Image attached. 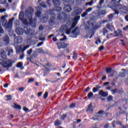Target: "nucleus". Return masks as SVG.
I'll return each mask as SVG.
<instances>
[{
    "label": "nucleus",
    "instance_id": "1",
    "mask_svg": "<svg viewBox=\"0 0 128 128\" xmlns=\"http://www.w3.org/2000/svg\"><path fill=\"white\" fill-rule=\"evenodd\" d=\"M34 12V10L32 7L28 8V10L25 11L26 18H28L30 25L32 26H36V18H34V20L32 19Z\"/></svg>",
    "mask_w": 128,
    "mask_h": 128
},
{
    "label": "nucleus",
    "instance_id": "2",
    "mask_svg": "<svg viewBox=\"0 0 128 128\" xmlns=\"http://www.w3.org/2000/svg\"><path fill=\"white\" fill-rule=\"evenodd\" d=\"M15 32L18 36L24 34V32L28 36H32L33 34L32 32V29L29 28L28 26L24 27V29L22 28H18L16 29Z\"/></svg>",
    "mask_w": 128,
    "mask_h": 128
},
{
    "label": "nucleus",
    "instance_id": "3",
    "mask_svg": "<svg viewBox=\"0 0 128 128\" xmlns=\"http://www.w3.org/2000/svg\"><path fill=\"white\" fill-rule=\"evenodd\" d=\"M14 62H16V61L12 60H3L2 62V66L6 68H12Z\"/></svg>",
    "mask_w": 128,
    "mask_h": 128
},
{
    "label": "nucleus",
    "instance_id": "4",
    "mask_svg": "<svg viewBox=\"0 0 128 128\" xmlns=\"http://www.w3.org/2000/svg\"><path fill=\"white\" fill-rule=\"evenodd\" d=\"M73 4L74 2H72V0H70L68 2V3L64 4V10L66 12H72V5Z\"/></svg>",
    "mask_w": 128,
    "mask_h": 128
},
{
    "label": "nucleus",
    "instance_id": "5",
    "mask_svg": "<svg viewBox=\"0 0 128 128\" xmlns=\"http://www.w3.org/2000/svg\"><path fill=\"white\" fill-rule=\"evenodd\" d=\"M14 18L10 19L8 22H5L4 24V27L6 28H8V30H10L12 26V22H14Z\"/></svg>",
    "mask_w": 128,
    "mask_h": 128
},
{
    "label": "nucleus",
    "instance_id": "6",
    "mask_svg": "<svg viewBox=\"0 0 128 128\" xmlns=\"http://www.w3.org/2000/svg\"><path fill=\"white\" fill-rule=\"evenodd\" d=\"M68 16V14L64 12H60L57 14V18L60 20H66Z\"/></svg>",
    "mask_w": 128,
    "mask_h": 128
},
{
    "label": "nucleus",
    "instance_id": "7",
    "mask_svg": "<svg viewBox=\"0 0 128 128\" xmlns=\"http://www.w3.org/2000/svg\"><path fill=\"white\" fill-rule=\"evenodd\" d=\"M56 14H51L50 19L48 20L49 24H50V26H54V24H56Z\"/></svg>",
    "mask_w": 128,
    "mask_h": 128
},
{
    "label": "nucleus",
    "instance_id": "8",
    "mask_svg": "<svg viewBox=\"0 0 128 128\" xmlns=\"http://www.w3.org/2000/svg\"><path fill=\"white\" fill-rule=\"evenodd\" d=\"M104 114V110H100L98 112L96 113V116L97 118H90V120H96L98 118H102V116Z\"/></svg>",
    "mask_w": 128,
    "mask_h": 128
},
{
    "label": "nucleus",
    "instance_id": "9",
    "mask_svg": "<svg viewBox=\"0 0 128 128\" xmlns=\"http://www.w3.org/2000/svg\"><path fill=\"white\" fill-rule=\"evenodd\" d=\"M82 12V8H78L72 12V16H76L80 14Z\"/></svg>",
    "mask_w": 128,
    "mask_h": 128
},
{
    "label": "nucleus",
    "instance_id": "10",
    "mask_svg": "<svg viewBox=\"0 0 128 128\" xmlns=\"http://www.w3.org/2000/svg\"><path fill=\"white\" fill-rule=\"evenodd\" d=\"M57 46H58V48L60 50V48H66L68 44H66L64 42H58L57 43Z\"/></svg>",
    "mask_w": 128,
    "mask_h": 128
},
{
    "label": "nucleus",
    "instance_id": "11",
    "mask_svg": "<svg viewBox=\"0 0 128 128\" xmlns=\"http://www.w3.org/2000/svg\"><path fill=\"white\" fill-rule=\"evenodd\" d=\"M14 42L16 44H22V38L20 36H16L14 38Z\"/></svg>",
    "mask_w": 128,
    "mask_h": 128
},
{
    "label": "nucleus",
    "instance_id": "12",
    "mask_svg": "<svg viewBox=\"0 0 128 128\" xmlns=\"http://www.w3.org/2000/svg\"><path fill=\"white\" fill-rule=\"evenodd\" d=\"M98 94L102 96V98H106L108 96V92H104L102 90H100L98 92Z\"/></svg>",
    "mask_w": 128,
    "mask_h": 128
},
{
    "label": "nucleus",
    "instance_id": "13",
    "mask_svg": "<svg viewBox=\"0 0 128 128\" xmlns=\"http://www.w3.org/2000/svg\"><path fill=\"white\" fill-rule=\"evenodd\" d=\"M53 5L54 6H60L62 2L60 0H52Z\"/></svg>",
    "mask_w": 128,
    "mask_h": 128
},
{
    "label": "nucleus",
    "instance_id": "14",
    "mask_svg": "<svg viewBox=\"0 0 128 128\" xmlns=\"http://www.w3.org/2000/svg\"><path fill=\"white\" fill-rule=\"evenodd\" d=\"M86 112H94V108H92V103L90 102L88 106V108L86 110Z\"/></svg>",
    "mask_w": 128,
    "mask_h": 128
},
{
    "label": "nucleus",
    "instance_id": "15",
    "mask_svg": "<svg viewBox=\"0 0 128 128\" xmlns=\"http://www.w3.org/2000/svg\"><path fill=\"white\" fill-rule=\"evenodd\" d=\"M48 20V17L46 16H43L40 19V22L43 24H46Z\"/></svg>",
    "mask_w": 128,
    "mask_h": 128
},
{
    "label": "nucleus",
    "instance_id": "16",
    "mask_svg": "<svg viewBox=\"0 0 128 128\" xmlns=\"http://www.w3.org/2000/svg\"><path fill=\"white\" fill-rule=\"evenodd\" d=\"M106 28H107L108 30H110L111 32H112L113 30H114V26L110 24H108L106 25Z\"/></svg>",
    "mask_w": 128,
    "mask_h": 128
},
{
    "label": "nucleus",
    "instance_id": "17",
    "mask_svg": "<svg viewBox=\"0 0 128 128\" xmlns=\"http://www.w3.org/2000/svg\"><path fill=\"white\" fill-rule=\"evenodd\" d=\"M4 42H5L6 44H10V37H8V36H5L4 38Z\"/></svg>",
    "mask_w": 128,
    "mask_h": 128
},
{
    "label": "nucleus",
    "instance_id": "18",
    "mask_svg": "<svg viewBox=\"0 0 128 128\" xmlns=\"http://www.w3.org/2000/svg\"><path fill=\"white\" fill-rule=\"evenodd\" d=\"M121 12H124V14H128V7L123 6V7L122 8Z\"/></svg>",
    "mask_w": 128,
    "mask_h": 128
},
{
    "label": "nucleus",
    "instance_id": "19",
    "mask_svg": "<svg viewBox=\"0 0 128 128\" xmlns=\"http://www.w3.org/2000/svg\"><path fill=\"white\" fill-rule=\"evenodd\" d=\"M24 12H21L19 14V20H24Z\"/></svg>",
    "mask_w": 128,
    "mask_h": 128
},
{
    "label": "nucleus",
    "instance_id": "20",
    "mask_svg": "<svg viewBox=\"0 0 128 128\" xmlns=\"http://www.w3.org/2000/svg\"><path fill=\"white\" fill-rule=\"evenodd\" d=\"M114 6L115 8H118V10H122V7L124 6V5L114 3Z\"/></svg>",
    "mask_w": 128,
    "mask_h": 128
},
{
    "label": "nucleus",
    "instance_id": "21",
    "mask_svg": "<svg viewBox=\"0 0 128 128\" xmlns=\"http://www.w3.org/2000/svg\"><path fill=\"white\" fill-rule=\"evenodd\" d=\"M102 86H100V85H96V88H92L93 92H98V90Z\"/></svg>",
    "mask_w": 128,
    "mask_h": 128
},
{
    "label": "nucleus",
    "instance_id": "22",
    "mask_svg": "<svg viewBox=\"0 0 128 128\" xmlns=\"http://www.w3.org/2000/svg\"><path fill=\"white\" fill-rule=\"evenodd\" d=\"M14 106H13L14 108H16V110H22V106L20 105H18L16 103L14 104Z\"/></svg>",
    "mask_w": 128,
    "mask_h": 128
},
{
    "label": "nucleus",
    "instance_id": "23",
    "mask_svg": "<svg viewBox=\"0 0 128 128\" xmlns=\"http://www.w3.org/2000/svg\"><path fill=\"white\" fill-rule=\"evenodd\" d=\"M80 20V16H76L74 18V22H75L76 24H78V20Z\"/></svg>",
    "mask_w": 128,
    "mask_h": 128
},
{
    "label": "nucleus",
    "instance_id": "24",
    "mask_svg": "<svg viewBox=\"0 0 128 128\" xmlns=\"http://www.w3.org/2000/svg\"><path fill=\"white\" fill-rule=\"evenodd\" d=\"M68 114L66 113V114H63L60 116V120H64L66 118H68Z\"/></svg>",
    "mask_w": 128,
    "mask_h": 128
},
{
    "label": "nucleus",
    "instance_id": "25",
    "mask_svg": "<svg viewBox=\"0 0 128 128\" xmlns=\"http://www.w3.org/2000/svg\"><path fill=\"white\" fill-rule=\"evenodd\" d=\"M54 124L56 126H60L62 124V122L58 120H56L54 122Z\"/></svg>",
    "mask_w": 128,
    "mask_h": 128
},
{
    "label": "nucleus",
    "instance_id": "26",
    "mask_svg": "<svg viewBox=\"0 0 128 128\" xmlns=\"http://www.w3.org/2000/svg\"><path fill=\"white\" fill-rule=\"evenodd\" d=\"M16 68H19L21 70H24V67L22 66V62H19L16 65Z\"/></svg>",
    "mask_w": 128,
    "mask_h": 128
},
{
    "label": "nucleus",
    "instance_id": "27",
    "mask_svg": "<svg viewBox=\"0 0 128 128\" xmlns=\"http://www.w3.org/2000/svg\"><path fill=\"white\" fill-rule=\"evenodd\" d=\"M21 22H22L24 24H25V26H28L30 24L28 22V19H24V18H23V20H21Z\"/></svg>",
    "mask_w": 128,
    "mask_h": 128
},
{
    "label": "nucleus",
    "instance_id": "28",
    "mask_svg": "<svg viewBox=\"0 0 128 128\" xmlns=\"http://www.w3.org/2000/svg\"><path fill=\"white\" fill-rule=\"evenodd\" d=\"M7 99H6V102H10L12 100V95H7L6 96Z\"/></svg>",
    "mask_w": 128,
    "mask_h": 128
},
{
    "label": "nucleus",
    "instance_id": "29",
    "mask_svg": "<svg viewBox=\"0 0 128 128\" xmlns=\"http://www.w3.org/2000/svg\"><path fill=\"white\" fill-rule=\"evenodd\" d=\"M114 14H110L108 16V20L109 22H112V19L114 18Z\"/></svg>",
    "mask_w": 128,
    "mask_h": 128
},
{
    "label": "nucleus",
    "instance_id": "30",
    "mask_svg": "<svg viewBox=\"0 0 128 128\" xmlns=\"http://www.w3.org/2000/svg\"><path fill=\"white\" fill-rule=\"evenodd\" d=\"M35 16H37V18H40V16H42V12L40 11L37 10L35 13Z\"/></svg>",
    "mask_w": 128,
    "mask_h": 128
},
{
    "label": "nucleus",
    "instance_id": "31",
    "mask_svg": "<svg viewBox=\"0 0 128 128\" xmlns=\"http://www.w3.org/2000/svg\"><path fill=\"white\" fill-rule=\"evenodd\" d=\"M73 60H76L78 58V53L74 51L73 52Z\"/></svg>",
    "mask_w": 128,
    "mask_h": 128
},
{
    "label": "nucleus",
    "instance_id": "32",
    "mask_svg": "<svg viewBox=\"0 0 128 128\" xmlns=\"http://www.w3.org/2000/svg\"><path fill=\"white\" fill-rule=\"evenodd\" d=\"M123 36L124 35H122V31L120 30H118V32L115 36Z\"/></svg>",
    "mask_w": 128,
    "mask_h": 128
},
{
    "label": "nucleus",
    "instance_id": "33",
    "mask_svg": "<svg viewBox=\"0 0 128 128\" xmlns=\"http://www.w3.org/2000/svg\"><path fill=\"white\" fill-rule=\"evenodd\" d=\"M98 14L102 16H104L106 14V10H102L98 12Z\"/></svg>",
    "mask_w": 128,
    "mask_h": 128
},
{
    "label": "nucleus",
    "instance_id": "34",
    "mask_svg": "<svg viewBox=\"0 0 128 128\" xmlns=\"http://www.w3.org/2000/svg\"><path fill=\"white\" fill-rule=\"evenodd\" d=\"M112 70V68H109L106 69V74H110Z\"/></svg>",
    "mask_w": 128,
    "mask_h": 128
},
{
    "label": "nucleus",
    "instance_id": "35",
    "mask_svg": "<svg viewBox=\"0 0 128 128\" xmlns=\"http://www.w3.org/2000/svg\"><path fill=\"white\" fill-rule=\"evenodd\" d=\"M108 30L106 28H103V36H106V34H108Z\"/></svg>",
    "mask_w": 128,
    "mask_h": 128
},
{
    "label": "nucleus",
    "instance_id": "36",
    "mask_svg": "<svg viewBox=\"0 0 128 128\" xmlns=\"http://www.w3.org/2000/svg\"><path fill=\"white\" fill-rule=\"evenodd\" d=\"M100 28V26L95 25L92 28V30H98Z\"/></svg>",
    "mask_w": 128,
    "mask_h": 128
},
{
    "label": "nucleus",
    "instance_id": "37",
    "mask_svg": "<svg viewBox=\"0 0 128 128\" xmlns=\"http://www.w3.org/2000/svg\"><path fill=\"white\" fill-rule=\"evenodd\" d=\"M76 24H78V23H76L75 22H73L72 23V24L71 27L70 28H71L72 30V28H76Z\"/></svg>",
    "mask_w": 128,
    "mask_h": 128
},
{
    "label": "nucleus",
    "instance_id": "38",
    "mask_svg": "<svg viewBox=\"0 0 128 128\" xmlns=\"http://www.w3.org/2000/svg\"><path fill=\"white\" fill-rule=\"evenodd\" d=\"M92 96H94V93H92V92H90L88 94V98H92Z\"/></svg>",
    "mask_w": 128,
    "mask_h": 128
},
{
    "label": "nucleus",
    "instance_id": "39",
    "mask_svg": "<svg viewBox=\"0 0 128 128\" xmlns=\"http://www.w3.org/2000/svg\"><path fill=\"white\" fill-rule=\"evenodd\" d=\"M48 92H45L43 96L44 100H46V98H48Z\"/></svg>",
    "mask_w": 128,
    "mask_h": 128
},
{
    "label": "nucleus",
    "instance_id": "40",
    "mask_svg": "<svg viewBox=\"0 0 128 128\" xmlns=\"http://www.w3.org/2000/svg\"><path fill=\"white\" fill-rule=\"evenodd\" d=\"M113 99H114V98L112 96H109L108 97L107 101L108 102H112V100Z\"/></svg>",
    "mask_w": 128,
    "mask_h": 128
},
{
    "label": "nucleus",
    "instance_id": "41",
    "mask_svg": "<svg viewBox=\"0 0 128 128\" xmlns=\"http://www.w3.org/2000/svg\"><path fill=\"white\" fill-rule=\"evenodd\" d=\"M117 103L116 102H115V104H113L112 105H110L108 108L106 109V110H110V108H114V106H116Z\"/></svg>",
    "mask_w": 128,
    "mask_h": 128
},
{
    "label": "nucleus",
    "instance_id": "42",
    "mask_svg": "<svg viewBox=\"0 0 128 128\" xmlns=\"http://www.w3.org/2000/svg\"><path fill=\"white\" fill-rule=\"evenodd\" d=\"M69 108L71 109H72L74 108H76V103H72L70 104L69 106Z\"/></svg>",
    "mask_w": 128,
    "mask_h": 128
},
{
    "label": "nucleus",
    "instance_id": "43",
    "mask_svg": "<svg viewBox=\"0 0 128 128\" xmlns=\"http://www.w3.org/2000/svg\"><path fill=\"white\" fill-rule=\"evenodd\" d=\"M54 8H56V12H60V10H62V8L59 6H54Z\"/></svg>",
    "mask_w": 128,
    "mask_h": 128
},
{
    "label": "nucleus",
    "instance_id": "44",
    "mask_svg": "<svg viewBox=\"0 0 128 128\" xmlns=\"http://www.w3.org/2000/svg\"><path fill=\"white\" fill-rule=\"evenodd\" d=\"M72 28H69L68 29L66 30V34H70V31L72 30Z\"/></svg>",
    "mask_w": 128,
    "mask_h": 128
},
{
    "label": "nucleus",
    "instance_id": "45",
    "mask_svg": "<svg viewBox=\"0 0 128 128\" xmlns=\"http://www.w3.org/2000/svg\"><path fill=\"white\" fill-rule=\"evenodd\" d=\"M13 52H14V50H12V49H10L8 50V55L10 56V54H12Z\"/></svg>",
    "mask_w": 128,
    "mask_h": 128
},
{
    "label": "nucleus",
    "instance_id": "46",
    "mask_svg": "<svg viewBox=\"0 0 128 128\" xmlns=\"http://www.w3.org/2000/svg\"><path fill=\"white\" fill-rule=\"evenodd\" d=\"M26 52L28 56H30V54H32V49L30 48L29 50H27Z\"/></svg>",
    "mask_w": 128,
    "mask_h": 128
},
{
    "label": "nucleus",
    "instance_id": "47",
    "mask_svg": "<svg viewBox=\"0 0 128 128\" xmlns=\"http://www.w3.org/2000/svg\"><path fill=\"white\" fill-rule=\"evenodd\" d=\"M86 16H88V12L86 11L85 12H84L82 14V18H86Z\"/></svg>",
    "mask_w": 128,
    "mask_h": 128
},
{
    "label": "nucleus",
    "instance_id": "48",
    "mask_svg": "<svg viewBox=\"0 0 128 128\" xmlns=\"http://www.w3.org/2000/svg\"><path fill=\"white\" fill-rule=\"evenodd\" d=\"M4 29L2 26V24H0V34H4Z\"/></svg>",
    "mask_w": 128,
    "mask_h": 128
},
{
    "label": "nucleus",
    "instance_id": "49",
    "mask_svg": "<svg viewBox=\"0 0 128 128\" xmlns=\"http://www.w3.org/2000/svg\"><path fill=\"white\" fill-rule=\"evenodd\" d=\"M0 54L2 57L4 56L6 54V52H4V50H2L0 53Z\"/></svg>",
    "mask_w": 128,
    "mask_h": 128
},
{
    "label": "nucleus",
    "instance_id": "50",
    "mask_svg": "<svg viewBox=\"0 0 128 128\" xmlns=\"http://www.w3.org/2000/svg\"><path fill=\"white\" fill-rule=\"evenodd\" d=\"M78 30V27H76L74 30L72 32V34H74L76 32V30Z\"/></svg>",
    "mask_w": 128,
    "mask_h": 128
},
{
    "label": "nucleus",
    "instance_id": "51",
    "mask_svg": "<svg viewBox=\"0 0 128 128\" xmlns=\"http://www.w3.org/2000/svg\"><path fill=\"white\" fill-rule=\"evenodd\" d=\"M114 12V14H120V12H118V10H116V9H113Z\"/></svg>",
    "mask_w": 128,
    "mask_h": 128
},
{
    "label": "nucleus",
    "instance_id": "52",
    "mask_svg": "<svg viewBox=\"0 0 128 128\" xmlns=\"http://www.w3.org/2000/svg\"><path fill=\"white\" fill-rule=\"evenodd\" d=\"M30 48V45H26V46H24L22 48V52H24L26 50H27V48Z\"/></svg>",
    "mask_w": 128,
    "mask_h": 128
},
{
    "label": "nucleus",
    "instance_id": "53",
    "mask_svg": "<svg viewBox=\"0 0 128 128\" xmlns=\"http://www.w3.org/2000/svg\"><path fill=\"white\" fill-rule=\"evenodd\" d=\"M111 92H112V94H116V92H118V88H115V89H114V90H111Z\"/></svg>",
    "mask_w": 128,
    "mask_h": 128
},
{
    "label": "nucleus",
    "instance_id": "54",
    "mask_svg": "<svg viewBox=\"0 0 128 128\" xmlns=\"http://www.w3.org/2000/svg\"><path fill=\"white\" fill-rule=\"evenodd\" d=\"M32 56H34V58H36V56H38V54L36 51H34Z\"/></svg>",
    "mask_w": 128,
    "mask_h": 128
},
{
    "label": "nucleus",
    "instance_id": "55",
    "mask_svg": "<svg viewBox=\"0 0 128 128\" xmlns=\"http://www.w3.org/2000/svg\"><path fill=\"white\" fill-rule=\"evenodd\" d=\"M90 32L92 34L93 36L94 35V34H96V30H92V28L90 30Z\"/></svg>",
    "mask_w": 128,
    "mask_h": 128
},
{
    "label": "nucleus",
    "instance_id": "56",
    "mask_svg": "<svg viewBox=\"0 0 128 128\" xmlns=\"http://www.w3.org/2000/svg\"><path fill=\"white\" fill-rule=\"evenodd\" d=\"M120 76L121 78H126V73L124 72L120 74Z\"/></svg>",
    "mask_w": 128,
    "mask_h": 128
},
{
    "label": "nucleus",
    "instance_id": "57",
    "mask_svg": "<svg viewBox=\"0 0 128 128\" xmlns=\"http://www.w3.org/2000/svg\"><path fill=\"white\" fill-rule=\"evenodd\" d=\"M104 50V46H100L99 48H98V50L100 52L102 51V50Z\"/></svg>",
    "mask_w": 128,
    "mask_h": 128
},
{
    "label": "nucleus",
    "instance_id": "58",
    "mask_svg": "<svg viewBox=\"0 0 128 128\" xmlns=\"http://www.w3.org/2000/svg\"><path fill=\"white\" fill-rule=\"evenodd\" d=\"M27 60H30V62H34L32 60H34V58H32V56H31L30 58H27Z\"/></svg>",
    "mask_w": 128,
    "mask_h": 128
},
{
    "label": "nucleus",
    "instance_id": "59",
    "mask_svg": "<svg viewBox=\"0 0 128 128\" xmlns=\"http://www.w3.org/2000/svg\"><path fill=\"white\" fill-rule=\"evenodd\" d=\"M40 6H42V8H46V4L44 3H41Z\"/></svg>",
    "mask_w": 128,
    "mask_h": 128
},
{
    "label": "nucleus",
    "instance_id": "60",
    "mask_svg": "<svg viewBox=\"0 0 128 128\" xmlns=\"http://www.w3.org/2000/svg\"><path fill=\"white\" fill-rule=\"evenodd\" d=\"M19 92H24V87L19 88L18 89Z\"/></svg>",
    "mask_w": 128,
    "mask_h": 128
},
{
    "label": "nucleus",
    "instance_id": "61",
    "mask_svg": "<svg viewBox=\"0 0 128 128\" xmlns=\"http://www.w3.org/2000/svg\"><path fill=\"white\" fill-rule=\"evenodd\" d=\"M14 24H15L16 26V28L20 26V22H18V21L14 23Z\"/></svg>",
    "mask_w": 128,
    "mask_h": 128
},
{
    "label": "nucleus",
    "instance_id": "62",
    "mask_svg": "<svg viewBox=\"0 0 128 128\" xmlns=\"http://www.w3.org/2000/svg\"><path fill=\"white\" fill-rule=\"evenodd\" d=\"M23 110H24V112H28L29 110L28 108L24 106L23 107Z\"/></svg>",
    "mask_w": 128,
    "mask_h": 128
},
{
    "label": "nucleus",
    "instance_id": "63",
    "mask_svg": "<svg viewBox=\"0 0 128 128\" xmlns=\"http://www.w3.org/2000/svg\"><path fill=\"white\" fill-rule=\"evenodd\" d=\"M34 82V79L32 78L29 79L28 80V82Z\"/></svg>",
    "mask_w": 128,
    "mask_h": 128
},
{
    "label": "nucleus",
    "instance_id": "64",
    "mask_svg": "<svg viewBox=\"0 0 128 128\" xmlns=\"http://www.w3.org/2000/svg\"><path fill=\"white\" fill-rule=\"evenodd\" d=\"M110 128V124L108 123L106 124L104 126V128Z\"/></svg>",
    "mask_w": 128,
    "mask_h": 128
}]
</instances>
